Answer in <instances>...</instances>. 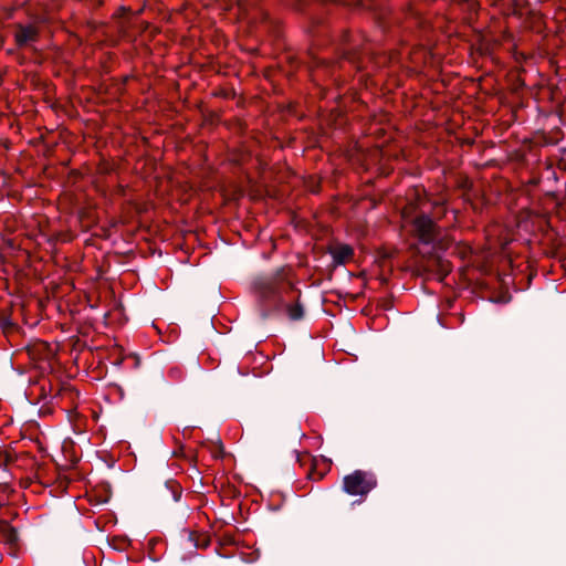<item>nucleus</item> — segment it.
I'll use <instances>...</instances> for the list:
<instances>
[{
	"label": "nucleus",
	"instance_id": "f03ea898",
	"mask_svg": "<svg viewBox=\"0 0 566 566\" xmlns=\"http://www.w3.org/2000/svg\"><path fill=\"white\" fill-rule=\"evenodd\" d=\"M412 232L424 244L434 242L438 237V228L428 216H419L413 220Z\"/></svg>",
	"mask_w": 566,
	"mask_h": 566
},
{
	"label": "nucleus",
	"instance_id": "f257e3e1",
	"mask_svg": "<svg viewBox=\"0 0 566 566\" xmlns=\"http://www.w3.org/2000/svg\"><path fill=\"white\" fill-rule=\"evenodd\" d=\"M377 486V480L370 472L355 470L343 478L342 489L350 496L366 497Z\"/></svg>",
	"mask_w": 566,
	"mask_h": 566
},
{
	"label": "nucleus",
	"instance_id": "7ed1b4c3",
	"mask_svg": "<svg viewBox=\"0 0 566 566\" xmlns=\"http://www.w3.org/2000/svg\"><path fill=\"white\" fill-rule=\"evenodd\" d=\"M36 35H38V31L33 25H27V27L19 25V28L14 34V38H15L17 44L19 46H23L30 42L35 41Z\"/></svg>",
	"mask_w": 566,
	"mask_h": 566
},
{
	"label": "nucleus",
	"instance_id": "39448f33",
	"mask_svg": "<svg viewBox=\"0 0 566 566\" xmlns=\"http://www.w3.org/2000/svg\"><path fill=\"white\" fill-rule=\"evenodd\" d=\"M289 317L293 321H297L303 316V308L300 304H293L287 307Z\"/></svg>",
	"mask_w": 566,
	"mask_h": 566
},
{
	"label": "nucleus",
	"instance_id": "20e7f679",
	"mask_svg": "<svg viewBox=\"0 0 566 566\" xmlns=\"http://www.w3.org/2000/svg\"><path fill=\"white\" fill-rule=\"evenodd\" d=\"M334 263L337 265L346 263L353 256V249L347 244L336 245L331 249Z\"/></svg>",
	"mask_w": 566,
	"mask_h": 566
}]
</instances>
